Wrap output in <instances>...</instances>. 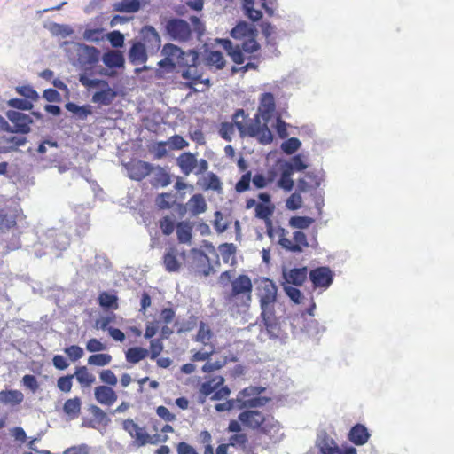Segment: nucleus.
I'll return each instance as SVG.
<instances>
[{
  "instance_id": "nucleus-50",
  "label": "nucleus",
  "mask_w": 454,
  "mask_h": 454,
  "mask_svg": "<svg viewBox=\"0 0 454 454\" xmlns=\"http://www.w3.org/2000/svg\"><path fill=\"white\" fill-rule=\"evenodd\" d=\"M252 181V173L247 171L243 174L240 179L235 184V191L239 193L245 192L250 189V183Z\"/></svg>"
},
{
  "instance_id": "nucleus-9",
  "label": "nucleus",
  "mask_w": 454,
  "mask_h": 454,
  "mask_svg": "<svg viewBox=\"0 0 454 454\" xmlns=\"http://www.w3.org/2000/svg\"><path fill=\"white\" fill-rule=\"evenodd\" d=\"M123 429L134 439V442L137 446H145L147 443L154 444L160 441L158 435L151 436L145 429L134 422L133 419H128L122 422Z\"/></svg>"
},
{
  "instance_id": "nucleus-55",
  "label": "nucleus",
  "mask_w": 454,
  "mask_h": 454,
  "mask_svg": "<svg viewBox=\"0 0 454 454\" xmlns=\"http://www.w3.org/2000/svg\"><path fill=\"white\" fill-rule=\"evenodd\" d=\"M83 38L87 41L99 42L104 39L103 28H89L83 32Z\"/></svg>"
},
{
  "instance_id": "nucleus-61",
  "label": "nucleus",
  "mask_w": 454,
  "mask_h": 454,
  "mask_svg": "<svg viewBox=\"0 0 454 454\" xmlns=\"http://www.w3.org/2000/svg\"><path fill=\"white\" fill-rule=\"evenodd\" d=\"M16 91L27 99L37 100L39 98L38 93L28 85L19 86L16 88Z\"/></svg>"
},
{
  "instance_id": "nucleus-19",
  "label": "nucleus",
  "mask_w": 454,
  "mask_h": 454,
  "mask_svg": "<svg viewBox=\"0 0 454 454\" xmlns=\"http://www.w3.org/2000/svg\"><path fill=\"white\" fill-rule=\"evenodd\" d=\"M178 251L176 247H170L164 253L162 263L168 272H177L181 268V262L178 258Z\"/></svg>"
},
{
  "instance_id": "nucleus-35",
  "label": "nucleus",
  "mask_w": 454,
  "mask_h": 454,
  "mask_svg": "<svg viewBox=\"0 0 454 454\" xmlns=\"http://www.w3.org/2000/svg\"><path fill=\"white\" fill-rule=\"evenodd\" d=\"M5 145L0 146V153H6L16 151L19 146L24 145L27 138L22 136H11L3 137Z\"/></svg>"
},
{
  "instance_id": "nucleus-3",
  "label": "nucleus",
  "mask_w": 454,
  "mask_h": 454,
  "mask_svg": "<svg viewBox=\"0 0 454 454\" xmlns=\"http://www.w3.org/2000/svg\"><path fill=\"white\" fill-rule=\"evenodd\" d=\"M253 284L246 274H240L231 282V290L225 301L231 307L239 310L247 309L252 301Z\"/></svg>"
},
{
  "instance_id": "nucleus-46",
  "label": "nucleus",
  "mask_w": 454,
  "mask_h": 454,
  "mask_svg": "<svg viewBox=\"0 0 454 454\" xmlns=\"http://www.w3.org/2000/svg\"><path fill=\"white\" fill-rule=\"evenodd\" d=\"M204 189L212 190L217 192H222V182L216 174L210 172L204 178Z\"/></svg>"
},
{
  "instance_id": "nucleus-44",
  "label": "nucleus",
  "mask_w": 454,
  "mask_h": 454,
  "mask_svg": "<svg viewBox=\"0 0 454 454\" xmlns=\"http://www.w3.org/2000/svg\"><path fill=\"white\" fill-rule=\"evenodd\" d=\"M161 53L166 58H170L174 59H176V63L181 59L182 57L187 53V51H183L180 47L173 44V43H166L161 51Z\"/></svg>"
},
{
  "instance_id": "nucleus-8",
  "label": "nucleus",
  "mask_w": 454,
  "mask_h": 454,
  "mask_svg": "<svg viewBox=\"0 0 454 454\" xmlns=\"http://www.w3.org/2000/svg\"><path fill=\"white\" fill-rule=\"evenodd\" d=\"M165 33L169 39L184 43L192 37V28L187 21L178 18H171L167 20Z\"/></svg>"
},
{
  "instance_id": "nucleus-31",
  "label": "nucleus",
  "mask_w": 454,
  "mask_h": 454,
  "mask_svg": "<svg viewBox=\"0 0 454 454\" xmlns=\"http://www.w3.org/2000/svg\"><path fill=\"white\" fill-rule=\"evenodd\" d=\"M89 411L92 415V419L90 421L91 427L96 428L97 426L106 427L111 422L108 415L98 406L90 405Z\"/></svg>"
},
{
  "instance_id": "nucleus-1",
  "label": "nucleus",
  "mask_w": 454,
  "mask_h": 454,
  "mask_svg": "<svg viewBox=\"0 0 454 454\" xmlns=\"http://www.w3.org/2000/svg\"><path fill=\"white\" fill-rule=\"evenodd\" d=\"M277 292L278 288L275 283L267 278H262L257 286L261 317L270 338H278L281 330L275 312Z\"/></svg>"
},
{
  "instance_id": "nucleus-27",
  "label": "nucleus",
  "mask_w": 454,
  "mask_h": 454,
  "mask_svg": "<svg viewBox=\"0 0 454 454\" xmlns=\"http://www.w3.org/2000/svg\"><path fill=\"white\" fill-rule=\"evenodd\" d=\"M82 400L80 397L67 399L63 404V412L69 420L77 419L81 413Z\"/></svg>"
},
{
  "instance_id": "nucleus-40",
  "label": "nucleus",
  "mask_w": 454,
  "mask_h": 454,
  "mask_svg": "<svg viewBox=\"0 0 454 454\" xmlns=\"http://www.w3.org/2000/svg\"><path fill=\"white\" fill-rule=\"evenodd\" d=\"M65 107L79 120H86L89 115L92 114V107L90 105L78 106L73 102H68L65 105Z\"/></svg>"
},
{
  "instance_id": "nucleus-36",
  "label": "nucleus",
  "mask_w": 454,
  "mask_h": 454,
  "mask_svg": "<svg viewBox=\"0 0 454 454\" xmlns=\"http://www.w3.org/2000/svg\"><path fill=\"white\" fill-rule=\"evenodd\" d=\"M176 236L179 243L191 244L192 238V226L188 222H179L176 226Z\"/></svg>"
},
{
  "instance_id": "nucleus-32",
  "label": "nucleus",
  "mask_w": 454,
  "mask_h": 454,
  "mask_svg": "<svg viewBox=\"0 0 454 454\" xmlns=\"http://www.w3.org/2000/svg\"><path fill=\"white\" fill-rule=\"evenodd\" d=\"M141 7V0H121L113 4L114 11L124 13L137 12Z\"/></svg>"
},
{
  "instance_id": "nucleus-4",
  "label": "nucleus",
  "mask_w": 454,
  "mask_h": 454,
  "mask_svg": "<svg viewBox=\"0 0 454 454\" xmlns=\"http://www.w3.org/2000/svg\"><path fill=\"white\" fill-rule=\"evenodd\" d=\"M239 420L247 427L258 430L262 434H270L279 430L280 424L274 416L264 414L256 410H247L238 416Z\"/></svg>"
},
{
  "instance_id": "nucleus-12",
  "label": "nucleus",
  "mask_w": 454,
  "mask_h": 454,
  "mask_svg": "<svg viewBox=\"0 0 454 454\" xmlns=\"http://www.w3.org/2000/svg\"><path fill=\"white\" fill-rule=\"evenodd\" d=\"M274 204H262L258 203L254 209V216L258 219L263 220L265 223L266 232L269 238L274 239V234L277 230V226L273 225L271 216L274 213Z\"/></svg>"
},
{
  "instance_id": "nucleus-21",
  "label": "nucleus",
  "mask_w": 454,
  "mask_h": 454,
  "mask_svg": "<svg viewBox=\"0 0 454 454\" xmlns=\"http://www.w3.org/2000/svg\"><path fill=\"white\" fill-rule=\"evenodd\" d=\"M308 278L307 267L294 268L287 272H284V278L287 284L295 286H301L304 284Z\"/></svg>"
},
{
  "instance_id": "nucleus-41",
  "label": "nucleus",
  "mask_w": 454,
  "mask_h": 454,
  "mask_svg": "<svg viewBox=\"0 0 454 454\" xmlns=\"http://www.w3.org/2000/svg\"><path fill=\"white\" fill-rule=\"evenodd\" d=\"M148 356L149 350L141 347H133L125 352L126 360L130 364H137Z\"/></svg>"
},
{
  "instance_id": "nucleus-39",
  "label": "nucleus",
  "mask_w": 454,
  "mask_h": 454,
  "mask_svg": "<svg viewBox=\"0 0 454 454\" xmlns=\"http://www.w3.org/2000/svg\"><path fill=\"white\" fill-rule=\"evenodd\" d=\"M154 176L152 181L153 186L166 187L171 184V176L166 168L156 166L153 168Z\"/></svg>"
},
{
  "instance_id": "nucleus-33",
  "label": "nucleus",
  "mask_w": 454,
  "mask_h": 454,
  "mask_svg": "<svg viewBox=\"0 0 454 454\" xmlns=\"http://www.w3.org/2000/svg\"><path fill=\"white\" fill-rule=\"evenodd\" d=\"M187 206L189 207V211L192 215H198L202 213H204L207 208V205L205 200V198L202 194L197 193L192 195L188 203Z\"/></svg>"
},
{
  "instance_id": "nucleus-7",
  "label": "nucleus",
  "mask_w": 454,
  "mask_h": 454,
  "mask_svg": "<svg viewBox=\"0 0 454 454\" xmlns=\"http://www.w3.org/2000/svg\"><path fill=\"white\" fill-rule=\"evenodd\" d=\"M247 119V115L243 109H238L232 116V121L235 122L241 137H255L260 133V129L262 126L260 118L256 115L254 119L248 121Z\"/></svg>"
},
{
  "instance_id": "nucleus-13",
  "label": "nucleus",
  "mask_w": 454,
  "mask_h": 454,
  "mask_svg": "<svg viewBox=\"0 0 454 454\" xmlns=\"http://www.w3.org/2000/svg\"><path fill=\"white\" fill-rule=\"evenodd\" d=\"M141 43L151 52H156L160 50L161 40L159 33L153 26H145L140 31Z\"/></svg>"
},
{
  "instance_id": "nucleus-56",
  "label": "nucleus",
  "mask_w": 454,
  "mask_h": 454,
  "mask_svg": "<svg viewBox=\"0 0 454 454\" xmlns=\"http://www.w3.org/2000/svg\"><path fill=\"white\" fill-rule=\"evenodd\" d=\"M73 374L59 377L57 380L58 388L64 393H69L73 387Z\"/></svg>"
},
{
  "instance_id": "nucleus-53",
  "label": "nucleus",
  "mask_w": 454,
  "mask_h": 454,
  "mask_svg": "<svg viewBox=\"0 0 454 454\" xmlns=\"http://www.w3.org/2000/svg\"><path fill=\"white\" fill-rule=\"evenodd\" d=\"M235 122H223L220 125L219 128V134L222 138H223L226 141H231L232 138V136L235 132Z\"/></svg>"
},
{
  "instance_id": "nucleus-45",
  "label": "nucleus",
  "mask_w": 454,
  "mask_h": 454,
  "mask_svg": "<svg viewBox=\"0 0 454 454\" xmlns=\"http://www.w3.org/2000/svg\"><path fill=\"white\" fill-rule=\"evenodd\" d=\"M79 82L88 90L94 88H106L108 84V82L105 80L90 79L86 74H82L79 75Z\"/></svg>"
},
{
  "instance_id": "nucleus-30",
  "label": "nucleus",
  "mask_w": 454,
  "mask_h": 454,
  "mask_svg": "<svg viewBox=\"0 0 454 454\" xmlns=\"http://www.w3.org/2000/svg\"><path fill=\"white\" fill-rule=\"evenodd\" d=\"M224 384V378L217 375L203 382L200 387V394L204 396L213 395L215 391Z\"/></svg>"
},
{
  "instance_id": "nucleus-11",
  "label": "nucleus",
  "mask_w": 454,
  "mask_h": 454,
  "mask_svg": "<svg viewBox=\"0 0 454 454\" xmlns=\"http://www.w3.org/2000/svg\"><path fill=\"white\" fill-rule=\"evenodd\" d=\"M316 446L319 450L320 454H357L354 447H348L345 450L340 451L336 442L326 434L317 438Z\"/></svg>"
},
{
  "instance_id": "nucleus-6",
  "label": "nucleus",
  "mask_w": 454,
  "mask_h": 454,
  "mask_svg": "<svg viewBox=\"0 0 454 454\" xmlns=\"http://www.w3.org/2000/svg\"><path fill=\"white\" fill-rule=\"evenodd\" d=\"M287 231L281 226H277L274 239H278V244L286 251L292 253H301L309 244L306 234L301 231H296L293 233V240L287 237Z\"/></svg>"
},
{
  "instance_id": "nucleus-5",
  "label": "nucleus",
  "mask_w": 454,
  "mask_h": 454,
  "mask_svg": "<svg viewBox=\"0 0 454 454\" xmlns=\"http://www.w3.org/2000/svg\"><path fill=\"white\" fill-rule=\"evenodd\" d=\"M257 35H252L251 36L241 40L242 43L240 46H234L229 39H223L221 43L231 60L238 65H241L246 60L244 52L253 54L260 50L261 46L256 41Z\"/></svg>"
},
{
  "instance_id": "nucleus-49",
  "label": "nucleus",
  "mask_w": 454,
  "mask_h": 454,
  "mask_svg": "<svg viewBox=\"0 0 454 454\" xmlns=\"http://www.w3.org/2000/svg\"><path fill=\"white\" fill-rule=\"evenodd\" d=\"M314 219L309 216H292L289 220V225L297 229H307L309 228Z\"/></svg>"
},
{
  "instance_id": "nucleus-54",
  "label": "nucleus",
  "mask_w": 454,
  "mask_h": 454,
  "mask_svg": "<svg viewBox=\"0 0 454 454\" xmlns=\"http://www.w3.org/2000/svg\"><path fill=\"white\" fill-rule=\"evenodd\" d=\"M301 141L296 137H290L282 143L281 148L286 154L295 153L301 147Z\"/></svg>"
},
{
  "instance_id": "nucleus-62",
  "label": "nucleus",
  "mask_w": 454,
  "mask_h": 454,
  "mask_svg": "<svg viewBox=\"0 0 454 454\" xmlns=\"http://www.w3.org/2000/svg\"><path fill=\"white\" fill-rule=\"evenodd\" d=\"M8 105L15 109L20 110H31L33 104L27 99L22 98H12L8 101Z\"/></svg>"
},
{
  "instance_id": "nucleus-59",
  "label": "nucleus",
  "mask_w": 454,
  "mask_h": 454,
  "mask_svg": "<svg viewBox=\"0 0 454 454\" xmlns=\"http://www.w3.org/2000/svg\"><path fill=\"white\" fill-rule=\"evenodd\" d=\"M163 348H164V346H163L161 339L158 338V339L152 340L150 342V351H149L150 358L153 360L156 359L160 356V354L163 351Z\"/></svg>"
},
{
  "instance_id": "nucleus-34",
  "label": "nucleus",
  "mask_w": 454,
  "mask_h": 454,
  "mask_svg": "<svg viewBox=\"0 0 454 454\" xmlns=\"http://www.w3.org/2000/svg\"><path fill=\"white\" fill-rule=\"evenodd\" d=\"M115 97V91L109 87V84H107L106 88L105 87L93 94L92 102L103 106H108L113 102Z\"/></svg>"
},
{
  "instance_id": "nucleus-17",
  "label": "nucleus",
  "mask_w": 454,
  "mask_h": 454,
  "mask_svg": "<svg viewBox=\"0 0 454 454\" xmlns=\"http://www.w3.org/2000/svg\"><path fill=\"white\" fill-rule=\"evenodd\" d=\"M258 109L262 119L268 122L276 110L275 98L272 93L265 92L261 95Z\"/></svg>"
},
{
  "instance_id": "nucleus-24",
  "label": "nucleus",
  "mask_w": 454,
  "mask_h": 454,
  "mask_svg": "<svg viewBox=\"0 0 454 454\" xmlns=\"http://www.w3.org/2000/svg\"><path fill=\"white\" fill-rule=\"evenodd\" d=\"M147 58V49L145 47V43H134L129 51V61L134 65H138L145 63Z\"/></svg>"
},
{
  "instance_id": "nucleus-48",
  "label": "nucleus",
  "mask_w": 454,
  "mask_h": 454,
  "mask_svg": "<svg viewBox=\"0 0 454 454\" xmlns=\"http://www.w3.org/2000/svg\"><path fill=\"white\" fill-rule=\"evenodd\" d=\"M111 361V355L106 353L94 354L88 358V364L95 366H105L109 364Z\"/></svg>"
},
{
  "instance_id": "nucleus-43",
  "label": "nucleus",
  "mask_w": 454,
  "mask_h": 454,
  "mask_svg": "<svg viewBox=\"0 0 454 454\" xmlns=\"http://www.w3.org/2000/svg\"><path fill=\"white\" fill-rule=\"evenodd\" d=\"M212 338L213 332L206 323L201 321L200 323L199 331L194 338V340L207 346L210 343Z\"/></svg>"
},
{
  "instance_id": "nucleus-29",
  "label": "nucleus",
  "mask_w": 454,
  "mask_h": 454,
  "mask_svg": "<svg viewBox=\"0 0 454 454\" xmlns=\"http://www.w3.org/2000/svg\"><path fill=\"white\" fill-rule=\"evenodd\" d=\"M104 64L109 68H120L124 66L123 54L119 51H108L102 57Z\"/></svg>"
},
{
  "instance_id": "nucleus-38",
  "label": "nucleus",
  "mask_w": 454,
  "mask_h": 454,
  "mask_svg": "<svg viewBox=\"0 0 454 454\" xmlns=\"http://www.w3.org/2000/svg\"><path fill=\"white\" fill-rule=\"evenodd\" d=\"M23 399L24 395L19 390L0 391V403L15 406L20 404Z\"/></svg>"
},
{
  "instance_id": "nucleus-23",
  "label": "nucleus",
  "mask_w": 454,
  "mask_h": 454,
  "mask_svg": "<svg viewBox=\"0 0 454 454\" xmlns=\"http://www.w3.org/2000/svg\"><path fill=\"white\" fill-rule=\"evenodd\" d=\"M252 35H258V31L254 25L246 21H239L231 31V35L236 40L246 39Z\"/></svg>"
},
{
  "instance_id": "nucleus-57",
  "label": "nucleus",
  "mask_w": 454,
  "mask_h": 454,
  "mask_svg": "<svg viewBox=\"0 0 454 454\" xmlns=\"http://www.w3.org/2000/svg\"><path fill=\"white\" fill-rule=\"evenodd\" d=\"M307 164L303 161L301 155L298 154L292 158L291 162L286 165V169L293 171H302L307 168Z\"/></svg>"
},
{
  "instance_id": "nucleus-18",
  "label": "nucleus",
  "mask_w": 454,
  "mask_h": 454,
  "mask_svg": "<svg viewBox=\"0 0 454 454\" xmlns=\"http://www.w3.org/2000/svg\"><path fill=\"white\" fill-rule=\"evenodd\" d=\"M94 396L102 405L112 406L117 401V394L109 386H98L94 388Z\"/></svg>"
},
{
  "instance_id": "nucleus-60",
  "label": "nucleus",
  "mask_w": 454,
  "mask_h": 454,
  "mask_svg": "<svg viewBox=\"0 0 454 454\" xmlns=\"http://www.w3.org/2000/svg\"><path fill=\"white\" fill-rule=\"evenodd\" d=\"M64 352L72 361H77L84 355L83 349L77 345H71L64 349Z\"/></svg>"
},
{
  "instance_id": "nucleus-52",
  "label": "nucleus",
  "mask_w": 454,
  "mask_h": 454,
  "mask_svg": "<svg viewBox=\"0 0 454 454\" xmlns=\"http://www.w3.org/2000/svg\"><path fill=\"white\" fill-rule=\"evenodd\" d=\"M291 170L286 168L282 172L281 176L278 182V186L287 192H290L294 188V181L291 178Z\"/></svg>"
},
{
  "instance_id": "nucleus-22",
  "label": "nucleus",
  "mask_w": 454,
  "mask_h": 454,
  "mask_svg": "<svg viewBox=\"0 0 454 454\" xmlns=\"http://www.w3.org/2000/svg\"><path fill=\"white\" fill-rule=\"evenodd\" d=\"M199 442L205 445L204 454H214L212 436L208 431L203 430L200 433ZM215 454H228V444H220L215 450Z\"/></svg>"
},
{
  "instance_id": "nucleus-25",
  "label": "nucleus",
  "mask_w": 454,
  "mask_h": 454,
  "mask_svg": "<svg viewBox=\"0 0 454 454\" xmlns=\"http://www.w3.org/2000/svg\"><path fill=\"white\" fill-rule=\"evenodd\" d=\"M370 438L367 428L362 424H356L351 427L348 433V440L356 445H364Z\"/></svg>"
},
{
  "instance_id": "nucleus-58",
  "label": "nucleus",
  "mask_w": 454,
  "mask_h": 454,
  "mask_svg": "<svg viewBox=\"0 0 454 454\" xmlns=\"http://www.w3.org/2000/svg\"><path fill=\"white\" fill-rule=\"evenodd\" d=\"M160 228L162 233L166 236H168L173 233L176 225H175V222L169 216L162 217L160 222Z\"/></svg>"
},
{
  "instance_id": "nucleus-14",
  "label": "nucleus",
  "mask_w": 454,
  "mask_h": 454,
  "mask_svg": "<svg viewBox=\"0 0 454 454\" xmlns=\"http://www.w3.org/2000/svg\"><path fill=\"white\" fill-rule=\"evenodd\" d=\"M309 278L314 287L327 288L333 280V273L328 267H317L309 272Z\"/></svg>"
},
{
  "instance_id": "nucleus-51",
  "label": "nucleus",
  "mask_w": 454,
  "mask_h": 454,
  "mask_svg": "<svg viewBox=\"0 0 454 454\" xmlns=\"http://www.w3.org/2000/svg\"><path fill=\"white\" fill-rule=\"evenodd\" d=\"M155 202L160 209L170 208L174 203L173 196L168 192L160 193L156 197Z\"/></svg>"
},
{
  "instance_id": "nucleus-16",
  "label": "nucleus",
  "mask_w": 454,
  "mask_h": 454,
  "mask_svg": "<svg viewBox=\"0 0 454 454\" xmlns=\"http://www.w3.org/2000/svg\"><path fill=\"white\" fill-rule=\"evenodd\" d=\"M7 117L14 125L12 132L27 134L30 131V124L33 121L29 115L17 111H9Z\"/></svg>"
},
{
  "instance_id": "nucleus-10",
  "label": "nucleus",
  "mask_w": 454,
  "mask_h": 454,
  "mask_svg": "<svg viewBox=\"0 0 454 454\" xmlns=\"http://www.w3.org/2000/svg\"><path fill=\"white\" fill-rule=\"evenodd\" d=\"M78 61L84 70H91L99 61L100 51L94 46L82 44L77 51Z\"/></svg>"
},
{
  "instance_id": "nucleus-2",
  "label": "nucleus",
  "mask_w": 454,
  "mask_h": 454,
  "mask_svg": "<svg viewBox=\"0 0 454 454\" xmlns=\"http://www.w3.org/2000/svg\"><path fill=\"white\" fill-rule=\"evenodd\" d=\"M176 73L184 80L183 85L192 92H204L211 86L209 78H203L200 67L199 53L194 50L187 51L184 57L178 61Z\"/></svg>"
},
{
  "instance_id": "nucleus-15",
  "label": "nucleus",
  "mask_w": 454,
  "mask_h": 454,
  "mask_svg": "<svg viewBox=\"0 0 454 454\" xmlns=\"http://www.w3.org/2000/svg\"><path fill=\"white\" fill-rule=\"evenodd\" d=\"M154 167L149 162L137 160L127 165L129 178L141 181L153 171Z\"/></svg>"
},
{
  "instance_id": "nucleus-64",
  "label": "nucleus",
  "mask_w": 454,
  "mask_h": 454,
  "mask_svg": "<svg viewBox=\"0 0 454 454\" xmlns=\"http://www.w3.org/2000/svg\"><path fill=\"white\" fill-rule=\"evenodd\" d=\"M106 36L113 47L118 48V47L123 46L124 36L120 31L115 30V31L110 32L107 34Z\"/></svg>"
},
{
  "instance_id": "nucleus-28",
  "label": "nucleus",
  "mask_w": 454,
  "mask_h": 454,
  "mask_svg": "<svg viewBox=\"0 0 454 454\" xmlns=\"http://www.w3.org/2000/svg\"><path fill=\"white\" fill-rule=\"evenodd\" d=\"M321 180L312 172H308L302 178L298 180V190L301 192H307L309 191L317 189L320 185Z\"/></svg>"
},
{
  "instance_id": "nucleus-20",
  "label": "nucleus",
  "mask_w": 454,
  "mask_h": 454,
  "mask_svg": "<svg viewBox=\"0 0 454 454\" xmlns=\"http://www.w3.org/2000/svg\"><path fill=\"white\" fill-rule=\"evenodd\" d=\"M176 163L180 168L182 173L184 174L185 176H188L195 170L198 160L195 154L190 152H186L181 153L177 157Z\"/></svg>"
},
{
  "instance_id": "nucleus-63",
  "label": "nucleus",
  "mask_w": 454,
  "mask_h": 454,
  "mask_svg": "<svg viewBox=\"0 0 454 454\" xmlns=\"http://www.w3.org/2000/svg\"><path fill=\"white\" fill-rule=\"evenodd\" d=\"M99 378L102 382L109 385V387L115 386L118 382L116 375L110 369L103 370L99 373Z\"/></svg>"
},
{
  "instance_id": "nucleus-47",
  "label": "nucleus",
  "mask_w": 454,
  "mask_h": 454,
  "mask_svg": "<svg viewBox=\"0 0 454 454\" xmlns=\"http://www.w3.org/2000/svg\"><path fill=\"white\" fill-rule=\"evenodd\" d=\"M248 437L247 434L244 432L233 434L229 437V446H232L235 448H240L245 450L247 447Z\"/></svg>"
},
{
  "instance_id": "nucleus-26",
  "label": "nucleus",
  "mask_w": 454,
  "mask_h": 454,
  "mask_svg": "<svg viewBox=\"0 0 454 454\" xmlns=\"http://www.w3.org/2000/svg\"><path fill=\"white\" fill-rule=\"evenodd\" d=\"M203 62L207 67L216 70L223 69L226 63L223 53L219 51H207Z\"/></svg>"
},
{
  "instance_id": "nucleus-42",
  "label": "nucleus",
  "mask_w": 454,
  "mask_h": 454,
  "mask_svg": "<svg viewBox=\"0 0 454 454\" xmlns=\"http://www.w3.org/2000/svg\"><path fill=\"white\" fill-rule=\"evenodd\" d=\"M98 302L100 307L104 309H118V298L115 294L108 292H101L98 297Z\"/></svg>"
},
{
  "instance_id": "nucleus-37",
  "label": "nucleus",
  "mask_w": 454,
  "mask_h": 454,
  "mask_svg": "<svg viewBox=\"0 0 454 454\" xmlns=\"http://www.w3.org/2000/svg\"><path fill=\"white\" fill-rule=\"evenodd\" d=\"M73 375L82 387H90L96 380L95 376L89 372L86 366L76 367Z\"/></svg>"
}]
</instances>
